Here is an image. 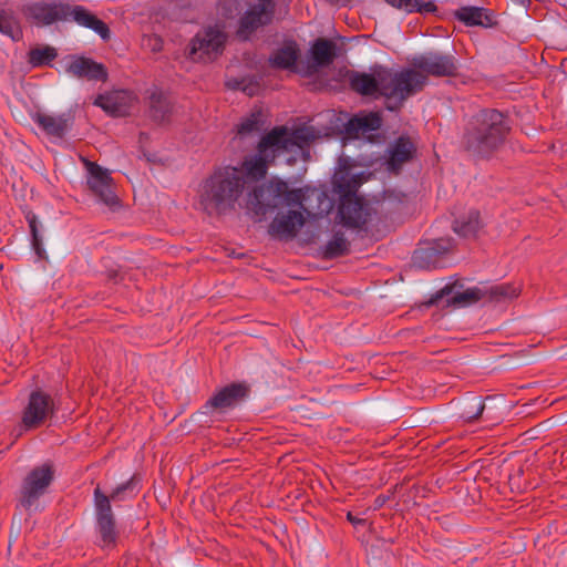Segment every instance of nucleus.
<instances>
[{"label": "nucleus", "mask_w": 567, "mask_h": 567, "mask_svg": "<svg viewBox=\"0 0 567 567\" xmlns=\"http://www.w3.org/2000/svg\"><path fill=\"white\" fill-rule=\"evenodd\" d=\"M247 137L248 116H244L229 143L231 150L240 148L238 157H231L228 165L216 167L200 184L199 204L209 216H225L241 207L240 199L248 185Z\"/></svg>", "instance_id": "obj_1"}, {"label": "nucleus", "mask_w": 567, "mask_h": 567, "mask_svg": "<svg viewBox=\"0 0 567 567\" xmlns=\"http://www.w3.org/2000/svg\"><path fill=\"white\" fill-rule=\"evenodd\" d=\"M349 84L352 91L363 96L382 95L395 105H389L393 111L402 106L410 96L423 90L426 78L412 69L393 72L390 69L378 66L373 73L352 71L349 74Z\"/></svg>", "instance_id": "obj_2"}, {"label": "nucleus", "mask_w": 567, "mask_h": 567, "mask_svg": "<svg viewBox=\"0 0 567 567\" xmlns=\"http://www.w3.org/2000/svg\"><path fill=\"white\" fill-rule=\"evenodd\" d=\"M317 137L316 130L311 126H301L291 131L286 126L274 127L260 138L256 154L250 157V179L264 178L280 154L296 150L303 151Z\"/></svg>", "instance_id": "obj_3"}, {"label": "nucleus", "mask_w": 567, "mask_h": 567, "mask_svg": "<svg viewBox=\"0 0 567 567\" xmlns=\"http://www.w3.org/2000/svg\"><path fill=\"white\" fill-rule=\"evenodd\" d=\"M141 478L134 474L126 482L118 484L110 494H105L100 485L93 491L94 507V528L96 534V545L106 550L114 549L117 546L120 530L117 528L116 517L112 508V503L117 505L136 497L140 493Z\"/></svg>", "instance_id": "obj_4"}, {"label": "nucleus", "mask_w": 567, "mask_h": 567, "mask_svg": "<svg viewBox=\"0 0 567 567\" xmlns=\"http://www.w3.org/2000/svg\"><path fill=\"white\" fill-rule=\"evenodd\" d=\"M509 131L507 117L502 112L484 109L467 122L463 145L472 155L486 158L504 145Z\"/></svg>", "instance_id": "obj_5"}, {"label": "nucleus", "mask_w": 567, "mask_h": 567, "mask_svg": "<svg viewBox=\"0 0 567 567\" xmlns=\"http://www.w3.org/2000/svg\"><path fill=\"white\" fill-rule=\"evenodd\" d=\"M54 480V468L50 463H44L32 468L22 480L18 492V506L25 512L38 509L40 498L48 492Z\"/></svg>", "instance_id": "obj_6"}, {"label": "nucleus", "mask_w": 567, "mask_h": 567, "mask_svg": "<svg viewBox=\"0 0 567 567\" xmlns=\"http://www.w3.org/2000/svg\"><path fill=\"white\" fill-rule=\"evenodd\" d=\"M58 412L52 395L40 388L32 390L28 402L22 410L20 427L23 431H31L42 426Z\"/></svg>", "instance_id": "obj_7"}, {"label": "nucleus", "mask_w": 567, "mask_h": 567, "mask_svg": "<svg viewBox=\"0 0 567 567\" xmlns=\"http://www.w3.org/2000/svg\"><path fill=\"white\" fill-rule=\"evenodd\" d=\"M248 395V385L245 382H231L218 389L202 406L200 413L213 415L226 413L244 404Z\"/></svg>", "instance_id": "obj_8"}, {"label": "nucleus", "mask_w": 567, "mask_h": 567, "mask_svg": "<svg viewBox=\"0 0 567 567\" xmlns=\"http://www.w3.org/2000/svg\"><path fill=\"white\" fill-rule=\"evenodd\" d=\"M226 34L215 28L197 33L189 44V58L196 62H212L224 51Z\"/></svg>", "instance_id": "obj_9"}, {"label": "nucleus", "mask_w": 567, "mask_h": 567, "mask_svg": "<svg viewBox=\"0 0 567 567\" xmlns=\"http://www.w3.org/2000/svg\"><path fill=\"white\" fill-rule=\"evenodd\" d=\"M412 70L422 73L427 79L429 75L435 78L457 75V61L453 55L439 52H429L416 55L411 61Z\"/></svg>", "instance_id": "obj_10"}, {"label": "nucleus", "mask_w": 567, "mask_h": 567, "mask_svg": "<svg viewBox=\"0 0 567 567\" xmlns=\"http://www.w3.org/2000/svg\"><path fill=\"white\" fill-rule=\"evenodd\" d=\"M289 205H297L309 216L328 213L331 208L330 199L324 189L312 186L292 189L289 194Z\"/></svg>", "instance_id": "obj_11"}, {"label": "nucleus", "mask_w": 567, "mask_h": 567, "mask_svg": "<svg viewBox=\"0 0 567 567\" xmlns=\"http://www.w3.org/2000/svg\"><path fill=\"white\" fill-rule=\"evenodd\" d=\"M69 3L66 2H31L22 9L24 17L38 27H47L66 21Z\"/></svg>", "instance_id": "obj_12"}, {"label": "nucleus", "mask_w": 567, "mask_h": 567, "mask_svg": "<svg viewBox=\"0 0 567 567\" xmlns=\"http://www.w3.org/2000/svg\"><path fill=\"white\" fill-rule=\"evenodd\" d=\"M87 185L99 199L109 207L118 205V197L113 189V179L107 169L96 163L86 162Z\"/></svg>", "instance_id": "obj_13"}, {"label": "nucleus", "mask_w": 567, "mask_h": 567, "mask_svg": "<svg viewBox=\"0 0 567 567\" xmlns=\"http://www.w3.org/2000/svg\"><path fill=\"white\" fill-rule=\"evenodd\" d=\"M338 215L343 226L360 229L368 223L370 212L363 199L344 195L341 198Z\"/></svg>", "instance_id": "obj_14"}, {"label": "nucleus", "mask_w": 567, "mask_h": 567, "mask_svg": "<svg viewBox=\"0 0 567 567\" xmlns=\"http://www.w3.org/2000/svg\"><path fill=\"white\" fill-rule=\"evenodd\" d=\"M457 282L446 285L444 288H442L440 291L433 295L426 305H437L440 300H442L445 297H449V299H446L447 305L463 307L476 303L478 301H485L484 286L467 288L466 290L463 291H457Z\"/></svg>", "instance_id": "obj_15"}, {"label": "nucleus", "mask_w": 567, "mask_h": 567, "mask_svg": "<svg viewBox=\"0 0 567 567\" xmlns=\"http://www.w3.org/2000/svg\"><path fill=\"white\" fill-rule=\"evenodd\" d=\"M65 72L76 79L87 81L105 82L109 79L107 69L103 63L84 55H70Z\"/></svg>", "instance_id": "obj_16"}, {"label": "nucleus", "mask_w": 567, "mask_h": 567, "mask_svg": "<svg viewBox=\"0 0 567 567\" xmlns=\"http://www.w3.org/2000/svg\"><path fill=\"white\" fill-rule=\"evenodd\" d=\"M291 190L287 182L275 177L267 184L256 187L252 193H250V197L252 196L261 208H275L280 198H284L286 204L289 205V194Z\"/></svg>", "instance_id": "obj_17"}, {"label": "nucleus", "mask_w": 567, "mask_h": 567, "mask_svg": "<svg viewBox=\"0 0 567 567\" xmlns=\"http://www.w3.org/2000/svg\"><path fill=\"white\" fill-rule=\"evenodd\" d=\"M132 101V92L127 90H115L99 94L93 104L101 107L106 114L118 117L128 114Z\"/></svg>", "instance_id": "obj_18"}, {"label": "nucleus", "mask_w": 567, "mask_h": 567, "mask_svg": "<svg viewBox=\"0 0 567 567\" xmlns=\"http://www.w3.org/2000/svg\"><path fill=\"white\" fill-rule=\"evenodd\" d=\"M305 221L300 212L289 210L285 214H278L270 223L268 231L270 236L277 239L289 240L297 236Z\"/></svg>", "instance_id": "obj_19"}, {"label": "nucleus", "mask_w": 567, "mask_h": 567, "mask_svg": "<svg viewBox=\"0 0 567 567\" xmlns=\"http://www.w3.org/2000/svg\"><path fill=\"white\" fill-rule=\"evenodd\" d=\"M219 13L227 20L238 19L237 35L240 40H248V8L245 0H219Z\"/></svg>", "instance_id": "obj_20"}, {"label": "nucleus", "mask_w": 567, "mask_h": 567, "mask_svg": "<svg viewBox=\"0 0 567 567\" xmlns=\"http://www.w3.org/2000/svg\"><path fill=\"white\" fill-rule=\"evenodd\" d=\"M388 152V169L396 174L405 163L413 158L416 147L410 137L400 136L390 145Z\"/></svg>", "instance_id": "obj_21"}, {"label": "nucleus", "mask_w": 567, "mask_h": 567, "mask_svg": "<svg viewBox=\"0 0 567 567\" xmlns=\"http://www.w3.org/2000/svg\"><path fill=\"white\" fill-rule=\"evenodd\" d=\"M276 2L277 0H254L250 2V33L272 22Z\"/></svg>", "instance_id": "obj_22"}, {"label": "nucleus", "mask_w": 567, "mask_h": 567, "mask_svg": "<svg viewBox=\"0 0 567 567\" xmlns=\"http://www.w3.org/2000/svg\"><path fill=\"white\" fill-rule=\"evenodd\" d=\"M381 125V116L378 113L370 112L350 118L346 125V133L350 137L358 138L360 135H364L368 132L379 130Z\"/></svg>", "instance_id": "obj_23"}, {"label": "nucleus", "mask_w": 567, "mask_h": 567, "mask_svg": "<svg viewBox=\"0 0 567 567\" xmlns=\"http://www.w3.org/2000/svg\"><path fill=\"white\" fill-rule=\"evenodd\" d=\"M148 100L151 118L158 124L168 123L173 114V103L168 95L161 90H155L150 94Z\"/></svg>", "instance_id": "obj_24"}, {"label": "nucleus", "mask_w": 567, "mask_h": 567, "mask_svg": "<svg viewBox=\"0 0 567 567\" xmlns=\"http://www.w3.org/2000/svg\"><path fill=\"white\" fill-rule=\"evenodd\" d=\"M483 227L484 223L480 212L476 209H470L453 221V230L464 238L477 237Z\"/></svg>", "instance_id": "obj_25"}, {"label": "nucleus", "mask_w": 567, "mask_h": 567, "mask_svg": "<svg viewBox=\"0 0 567 567\" xmlns=\"http://www.w3.org/2000/svg\"><path fill=\"white\" fill-rule=\"evenodd\" d=\"M69 120L70 117L66 114L53 116L45 113H37L33 116V121L47 135L59 138L64 137L68 133Z\"/></svg>", "instance_id": "obj_26"}, {"label": "nucleus", "mask_w": 567, "mask_h": 567, "mask_svg": "<svg viewBox=\"0 0 567 567\" xmlns=\"http://www.w3.org/2000/svg\"><path fill=\"white\" fill-rule=\"evenodd\" d=\"M455 17L458 21L468 27L478 25L488 28L494 24L493 16L489 11L481 7H461L455 12Z\"/></svg>", "instance_id": "obj_27"}, {"label": "nucleus", "mask_w": 567, "mask_h": 567, "mask_svg": "<svg viewBox=\"0 0 567 567\" xmlns=\"http://www.w3.org/2000/svg\"><path fill=\"white\" fill-rule=\"evenodd\" d=\"M299 54L298 44L295 41H288L271 54L269 61L275 68L292 70L296 66Z\"/></svg>", "instance_id": "obj_28"}, {"label": "nucleus", "mask_w": 567, "mask_h": 567, "mask_svg": "<svg viewBox=\"0 0 567 567\" xmlns=\"http://www.w3.org/2000/svg\"><path fill=\"white\" fill-rule=\"evenodd\" d=\"M520 293V287L511 282L498 285H484V295L486 302H506L517 298Z\"/></svg>", "instance_id": "obj_29"}, {"label": "nucleus", "mask_w": 567, "mask_h": 567, "mask_svg": "<svg viewBox=\"0 0 567 567\" xmlns=\"http://www.w3.org/2000/svg\"><path fill=\"white\" fill-rule=\"evenodd\" d=\"M337 45L333 41L319 38L311 45V59L317 66L330 65L337 56Z\"/></svg>", "instance_id": "obj_30"}, {"label": "nucleus", "mask_w": 567, "mask_h": 567, "mask_svg": "<svg viewBox=\"0 0 567 567\" xmlns=\"http://www.w3.org/2000/svg\"><path fill=\"white\" fill-rule=\"evenodd\" d=\"M452 247L451 239H439L434 243V245L430 248L417 249L414 252L413 261L421 268H429L435 261L432 260L437 254L446 252Z\"/></svg>", "instance_id": "obj_31"}, {"label": "nucleus", "mask_w": 567, "mask_h": 567, "mask_svg": "<svg viewBox=\"0 0 567 567\" xmlns=\"http://www.w3.org/2000/svg\"><path fill=\"white\" fill-rule=\"evenodd\" d=\"M350 243L341 230L333 233L332 238L326 244L322 256L326 259H334L349 252Z\"/></svg>", "instance_id": "obj_32"}, {"label": "nucleus", "mask_w": 567, "mask_h": 567, "mask_svg": "<svg viewBox=\"0 0 567 567\" xmlns=\"http://www.w3.org/2000/svg\"><path fill=\"white\" fill-rule=\"evenodd\" d=\"M58 56V51L51 45H41L28 52V62L33 68L49 66Z\"/></svg>", "instance_id": "obj_33"}, {"label": "nucleus", "mask_w": 567, "mask_h": 567, "mask_svg": "<svg viewBox=\"0 0 567 567\" xmlns=\"http://www.w3.org/2000/svg\"><path fill=\"white\" fill-rule=\"evenodd\" d=\"M25 219L29 224L30 233H31V245L32 248L38 256L39 259L47 258V251L43 246V237L39 229L38 217L33 213H28Z\"/></svg>", "instance_id": "obj_34"}, {"label": "nucleus", "mask_w": 567, "mask_h": 567, "mask_svg": "<svg viewBox=\"0 0 567 567\" xmlns=\"http://www.w3.org/2000/svg\"><path fill=\"white\" fill-rule=\"evenodd\" d=\"M393 8L403 10L408 13L412 12H433L436 7L433 2H424L421 0H385Z\"/></svg>", "instance_id": "obj_35"}, {"label": "nucleus", "mask_w": 567, "mask_h": 567, "mask_svg": "<svg viewBox=\"0 0 567 567\" xmlns=\"http://www.w3.org/2000/svg\"><path fill=\"white\" fill-rule=\"evenodd\" d=\"M66 21L72 19L75 21L79 25L90 28L91 23L93 22L94 18L96 17L91 11H89L85 7L75 4L71 6L69 3V10H66Z\"/></svg>", "instance_id": "obj_36"}, {"label": "nucleus", "mask_w": 567, "mask_h": 567, "mask_svg": "<svg viewBox=\"0 0 567 567\" xmlns=\"http://www.w3.org/2000/svg\"><path fill=\"white\" fill-rule=\"evenodd\" d=\"M485 405L480 398H473L471 401V409L464 410L462 417L467 422H474L482 416Z\"/></svg>", "instance_id": "obj_37"}, {"label": "nucleus", "mask_w": 567, "mask_h": 567, "mask_svg": "<svg viewBox=\"0 0 567 567\" xmlns=\"http://www.w3.org/2000/svg\"><path fill=\"white\" fill-rule=\"evenodd\" d=\"M267 118V111H265L261 106H255L252 111H250V132L259 130L262 125L266 124Z\"/></svg>", "instance_id": "obj_38"}, {"label": "nucleus", "mask_w": 567, "mask_h": 567, "mask_svg": "<svg viewBox=\"0 0 567 567\" xmlns=\"http://www.w3.org/2000/svg\"><path fill=\"white\" fill-rule=\"evenodd\" d=\"M89 29L97 33L103 41H109L111 39V30L109 25L97 17L94 18Z\"/></svg>", "instance_id": "obj_39"}, {"label": "nucleus", "mask_w": 567, "mask_h": 567, "mask_svg": "<svg viewBox=\"0 0 567 567\" xmlns=\"http://www.w3.org/2000/svg\"><path fill=\"white\" fill-rule=\"evenodd\" d=\"M0 33L10 37L13 40H17L14 35V25L13 21L10 17H8L4 11L0 14Z\"/></svg>", "instance_id": "obj_40"}, {"label": "nucleus", "mask_w": 567, "mask_h": 567, "mask_svg": "<svg viewBox=\"0 0 567 567\" xmlns=\"http://www.w3.org/2000/svg\"><path fill=\"white\" fill-rule=\"evenodd\" d=\"M226 86L230 90H239L246 92L248 90V82L245 79H228L226 81Z\"/></svg>", "instance_id": "obj_41"}, {"label": "nucleus", "mask_w": 567, "mask_h": 567, "mask_svg": "<svg viewBox=\"0 0 567 567\" xmlns=\"http://www.w3.org/2000/svg\"><path fill=\"white\" fill-rule=\"evenodd\" d=\"M347 519L354 526L363 525L365 523V519L354 516L351 512L347 514Z\"/></svg>", "instance_id": "obj_42"}, {"label": "nucleus", "mask_w": 567, "mask_h": 567, "mask_svg": "<svg viewBox=\"0 0 567 567\" xmlns=\"http://www.w3.org/2000/svg\"><path fill=\"white\" fill-rule=\"evenodd\" d=\"M386 502V497L385 496H378L375 499H374V509H379L381 508Z\"/></svg>", "instance_id": "obj_43"}]
</instances>
